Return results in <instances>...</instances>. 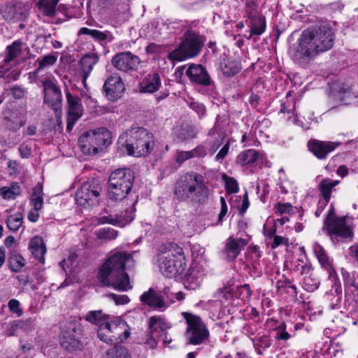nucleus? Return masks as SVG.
<instances>
[{
	"label": "nucleus",
	"instance_id": "obj_22",
	"mask_svg": "<svg viewBox=\"0 0 358 358\" xmlns=\"http://www.w3.org/2000/svg\"><path fill=\"white\" fill-rule=\"evenodd\" d=\"M247 236L246 238H235L233 236H229L227 239L223 253L229 261L235 259L241 251L244 249V247L248 244L250 238L249 236Z\"/></svg>",
	"mask_w": 358,
	"mask_h": 358
},
{
	"label": "nucleus",
	"instance_id": "obj_25",
	"mask_svg": "<svg viewBox=\"0 0 358 358\" xmlns=\"http://www.w3.org/2000/svg\"><path fill=\"white\" fill-rule=\"evenodd\" d=\"M135 208H134L132 210H126L124 214L122 215H109V216H102L98 219L99 224H110L114 226H118L120 227H123L125 225L131 222V221L134 218V211Z\"/></svg>",
	"mask_w": 358,
	"mask_h": 358
},
{
	"label": "nucleus",
	"instance_id": "obj_15",
	"mask_svg": "<svg viewBox=\"0 0 358 358\" xmlns=\"http://www.w3.org/2000/svg\"><path fill=\"white\" fill-rule=\"evenodd\" d=\"M140 63L139 57L129 51L119 52L111 59L112 65L124 73L136 70Z\"/></svg>",
	"mask_w": 358,
	"mask_h": 358
},
{
	"label": "nucleus",
	"instance_id": "obj_12",
	"mask_svg": "<svg viewBox=\"0 0 358 358\" xmlns=\"http://www.w3.org/2000/svg\"><path fill=\"white\" fill-rule=\"evenodd\" d=\"M322 230L326 231L327 234L332 241L349 240L353 238V231L346 224V219L345 216L336 217L334 220H327L324 222Z\"/></svg>",
	"mask_w": 358,
	"mask_h": 358
},
{
	"label": "nucleus",
	"instance_id": "obj_50",
	"mask_svg": "<svg viewBox=\"0 0 358 358\" xmlns=\"http://www.w3.org/2000/svg\"><path fill=\"white\" fill-rule=\"evenodd\" d=\"M10 268H21L25 265V259L19 253H13L8 258Z\"/></svg>",
	"mask_w": 358,
	"mask_h": 358
},
{
	"label": "nucleus",
	"instance_id": "obj_60",
	"mask_svg": "<svg viewBox=\"0 0 358 358\" xmlns=\"http://www.w3.org/2000/svg\"><path fill=\"white\" fill-rule=\"evenodd\" d=\"M78 258V255H77V253L75 251H71L69 252L68 258L66 259H64L62 262H61V264H64V265H62V266L66 265L68 268H72L74 266L75 263L77 262Z\"/></svg>",
	"mask_w": 358,
	"mask_h": 358
},
{
	"label": "nucleus",
	"instance_id": "obj_49",
	"mask_svg": "<svg viewBox=\"0 0 358 358\" xmlns=\"http://www.w3.org/2000/svg\"><path fill=\"white\" fill-rule=\"evenodd\" d=\"M274 210L277 215L291 214L293 213L294 206L290 203L278 202L274 206Z\"/></svg>",
	"mask_w": 358,
	"mask_h": 358
},
{
	"label": "nucleus",
	"instance_id": "obj_20",
	"mask_svg": "<svg viewBox=\"0 0 358 358\" xmlns=\"http://www.w3.org/2000/svg\"><path fill=\"white\" fill-rule=\"evenodd\" d=\"M162 86L159 74L155 71L145 75L138 82V92L141 94H154Z\"/></svg>",
	"mask_w": 358,
	"mask_h": 358
},
{
	"label": "nucleus",
	"instance_id": "obj_3",
	"mask_svg": "<svg viewBox=\"0 0 358 358\" xmlns=\"http://www.w3.org/2000/svg\"><path fill=\"white\" fill-rule=\"evenodd\" d=\"M155 145L153 134L143 127H132L118 138L117 146L124 154L134 157H145Z\"/></svg>",
	"mask_w": 358,
	"mask_h": 358
},
{
	"label": "nucleus",
	"instance_id": "obj_4",
	"mask_svg": "<svg viewBox=\"0 0 358 358\" xmlns=\"http://www.w3.org/2000/svg\"><path fill=\"white\" fill-rule=\"evenodd\" d=\"M195 22H191L185 31L181 42L173 51L170 52L167 58L173 62H182L187 59L197 57L201 52L206 38L194 29Z\"/></svg>",
	"mask_w": 358,
	"mask_h": 358
},
{
	"label": "nucleus",
	"instance_id": "obj_41",
	"mask_svg": "<svg viewBox=\"0 0 358 358\" xmlns=\"http://www.w3.org/2000/svg\"><path fill=\"white\" fill-rule=\"evenodd\" d=\"M21 194V187L18 182H13L9 187L0 188V196L6 200H13Z\"/></svg>",
	"mask_w": 358,
	"mask_h": 358
},
{
	"label": "nucleus",
	"instance_id": "obj_17",
	"mask_svg": "<svg viewBox=\"0 0 358 358\" xmlns=\"http://www.w3.org/2000/svg\"><path fill=\"white\" fill-rule=\"evenodd\" d=\"M185 74L192 83L210 87H215L214 81L211 79L206 69L201 64L190 65L186 70Z\"/></svg>",
	"mask_w": 358,
	"mask_h": 358
},
{
	"label": "nucleus",
	"instance_id": "obj_55",
	"mask_svg": "<svg viewBox=\"0 0 358 358\" xmlns=\"http://www.w3.org/2000/svg\"><path fill=\"white\" fill-rule=\"evenodd\" d=\"M222 145L223 146L215 156V160L220 163H222V160L227 157V155L229 153L231 145L230 140L226 138V140Z\"/></svg>",
	"mask_w": 358,
	"mask_h": 358
},
{
	"label": "nucleus",
	"instance_id": "obj_39",
	"mask_svg": "<svg viewBox=\"0 0 358 358\" xmlns=\"http://www.w3.org/2000/svg\"><path fill=\"white\" fill-rule=\"evenodd\" d=\"M313 249L322 268H333L332 263L322 245H320L317 242H315L313 244Z\"/></svg>",
	"mask_w": 358,
	"mask_h": 358
},
{
	"label": "nucleus",
	"instance_id": "obj_64",
	"mask_svg": "<svg viewBox=\"0 0 358 358\" xmlns=\"http://www.w3.org/2000/svg\"><path fill=\"white\" fill-rule=\"evenodd\" d=\"M162 275L166 278H174L176 281L182 280L181 273L178 270H163Z\"/></svg>",
	"mask_w": 358,
	"mask_h": 358
},
{
	"label": "nucleus",
	"instance_id": "obj_45",
	"mask_svg": "<svg viewBox=\"0 0 358 358\" xmlns=\"http://www.w3.org/2000/svg\"><path fill=\"white\" fill-rule=\"evenodd\" d=\"M96 235L98 239L111 241L117 237L118 231L110 227H104L96 231Z\"/></svg>",
	"mask_w": 358,
	"mask_h": 358
},
{
	"label": "nucleus",
	"instance_id": "obj_34",
	"mask_svg": "<svg viewBox=\"0 0 358 358\" xmlns=\"http://www.w3.org/2000/svg\"><path fill=\"white\" fill-rule=\"evenodd\" d=\"M148 327L150 331L155 335L166 332L171 328V325L160 316H153L149 319Z\"/></svg>",
	"mask_w": 358,
	"mask_h": 358
},
{
	"label": "nucleus",
	"instance_id": "obj_13",
	"mask_svg": "<svg viewBox=\"0 0 358 358\" xmlns=\"http://www.w3.org/2000/svg\"><path fill=\"white\" fill-rule=\"evenodd\" d=\"M135 265L133 253L117 251L110 255L99 268H131Z\"/></svg>",
	"mask_w": 358,
	"mask_h": 358
},
{
	"label": "nucleus",
	"instance_id": "obj_51",
	"mask_svg": "<svg viewBox=\"0 0 358 358\" xmlns=\"http://www.w3.org/2000/svg\"><path fill=\"white\" fill-rule=\"evenodd\" d=\"M220 201L221 208L220 211L217 215V221L215 222V224H213V225L215 226H219L222 224L228 211V206L225 199L223 196H221Z\"/></svg>",
	"mask_w": 358,
	"mask_h": 358
},
{
	"label": "nucleus",
	"instance_id": "obj_24",
	"mask_svg": "<svg viewBox=\"0 0 358 358\" xmlns=\"http://www.w3.org/2000/svg\"><path fill=\"white\" fill-rule=\"evenodd\" d=\"M164 294L157 292L155 289L150 288L141 294L140 301L144 305L155 309H164L166 308Z\"/></svg>",
	"mask_w": 358,
	"mask_h": 358
},
{
	"label": "nucleus",
	"instance_id": "obj_10",
	"mask_svg": "<svg viewBox=\"0 0 358 358\" xmlns=\"http://www.w3.org/2000/svg\"><path fill=\"white\" fill-rule=\"evenodd\" d=\"M102 186L100 181L92 178L84 182L76 192V200L83 207L96 206L101 201Z\"/></svg>",
	"mask_w": 358,
	"mask_h": 358
},
{
	"label": "nucleus",
	"instance_id": "obj_21",
	"mask_svg": "<svg viewBox=\"0 0 358 358\" xmlns=\"http://www.w3.org/2000/svg\"><path fill=\"white\" fill-rule=\"evenodd\" d=\"M351 87L341 81H334L329 84V96L338 103H345L352 96Z\"/></svg>",
	"mask_w": 358,
	"mask_h": 358
},
{
	"label": "nucleus",
	"instance_id": "obj_44",
	"mask_svg": "<svg viewBox=\"0 0 358 358\" xmlns=\"http://www.w3.org/2000/svg\"><path fill=\"white\" fill-rule=\"evenodd\" d=\"M222 180L224 182L225 190L227 194L237 193L239 191L238 182L234 178L224 173Z\"/></svg>",
	"mask_w": 358,
	"mask_h": 358
},
{
	"label": "nucleus",
	"instance_id": "obj_53",
	"mask_svg": "<svg viewBox=\"0 0 358 358\" xmlns=\"http://www.w3.org/2000/svg\"><path fill=\"white\" fill-rule=\"evenodd\" d=\"M206 0H182V6L187 10H196L204 5Z\"/></svg>",
	"mask_w": 358,
	"mask_h": 358
},
{
	"label": "nucleus",
	"instance_id": "obj_2",
	"mask_svg": "<svg viewBox=\"0 0 358 358\" xmlns=\"http://www.w3.org/2000/svg\"><path fill=\"white\" fill-rule=\"evenodd\" d=\"M334 40L335 33L329 23L322 22L311 26L303 31L297 52L304 58L312 59L319 53L331 49Z\"/></svg>",
	"mask_w": 358,
	"mask_h": 358
},
{
	"label": "nucleus",
	"instance_id": "obj_40",
	"mask_svg": "<svg viewBox=\"0 0 358 358\" xmlns=\"http://www.w3.org/2000/svg\"><path fill=\"white\" fill-rule=\"evenodd\" d=\"M57 60V56L55 54L45 55L42 57H38L36 59V62L38 64V66L35 69L32 73V78L34 80L35 78L38 77V73L41 70L44 68L54 65Z\"/></svg>",
	"mask_w": 358,
	"mask_h": 358
},
{
	"label": "nucleus",
	"instance_id": "obj_42",
	"mask_svg": "<svg viewBox=\"0 0 358 358\" xmlns=\"http://www.w3.org/2000/svg\"><path fill=\"white\" fill-rule=\"evenodd\" d=\"M43 185L38 183L33 188V193L31 196V203L36 211L40 210L43 208Z\"/></svg>",
	"mask_w": 358,
	"mask_h": 358
},
{
	"label": "nucleus",
	"instance_id": "obj_26",
	"mask_svg": "<svg viewBox=\"0 0 358 358\" xmlns=\"http://www.w3.org/2000/svg\"><path fill=\"white\" fill-rule=\"evenodd\" d=\"M78 35H89L94 41L101 45L110 43L114 39V36L110 31L106 30L101 31L97 29H91L87 27H81L78 32Z\"/></svg>",
	"mask_w": 358,
	"mask_h": 358
},
{
	"label": "nucleus",
	"instance_id": "obj_29",
	"mask_svg": "<svg viewBox=\"0 0 358 358\" xmlns=\"http://www.w3.org/2000/svg\"><path fill=\"white\" fill-rule=\"evenodd\" d=\"M219 68L222 74L227 78L236 75L242 69L238 61L226 57L221 59Z\"/></svg>",
	"mask_w": 358,
	"mask_h": 358
},
{
	"label": "nucleus",
	"instance_id": "obj_28",
	"mask_svg": "<svg viewBox=\"0 0 358 358\" xmlns=\"http://www.w3.org/2000/svg\"><path fill=\"white\" fill-rule=\"evenodd\" d=\"M97 54H86L79 62L80 69L83 73V83L85 85L86 80L93 69L94 66L99 62Z\"/></svg>",
	"mask_w": 358,
	"mask_h": 358
},
{
	"label": "nucleus",
	"instance_id": "obj_11",
	"mask_svg": "<svg viewBox=\"0 0 358 358\" xmlns=\"http://www.w3.org/2000/svg\"><path fill=\"white\" fill-rule=\"evenodd\" d=\"M97 335L102 341L110 345H116L129 337L130 330L126 322L110 320L107 327L98 329Z\"/></svg>",
	"mask_w": 358,
	"mask_h": 358
},
{
	"label": "nucleus",
	"instance_id": "obj_48",
	"mask_svg": "<svg viewBox=\"0 0 358 358\" xmlns=\"http://www.w3.org/2000/svg\"><path fill=\"white\" fill-rule=\"evenodd\" d=\"M208 143V139L197 145L194 149L192 150L194 155V158H204L208 155H209Z\"/></svg>",
	"mask_w": 358,
	"mask_h": 358
},
{
	"label": "nucleus",
	"instance_id": "obj_33",
	"mask_svg": "<svg viewBox=\"0 0 358 358\" xmlns=\"http://www.w3.org/2000/svg\"><path fill=\"white\" fill-rule=\"evenodd\" d=\"M246 22H248V27L250 29V36H260L266 29V19L262 15L249 17Z\"/></svg>",
	"mask_w": 358,
	"mask_h": 358
},
{
	"label": "nucleus",
	"instance_id": "obj_18",
	"mask_svg": "<svg viewBox=\"0 0 358 358\" xmlns=\"http://www.w3.org/2000/svg\"><path fill=\"white\" fill-rule=\"evenodd\" d=\"M341 143L329 141H320L317 139H310L308 142L309 151L320 160H324L328 155L334 151Z\"/></svg>",
	"mask_w": 358,
	"mask_h": 358
},
{
	"label": "nucleus",
	"instance_id": "obj_8",
	"mask_svg": "<svg viewBox=\"0 0 358 358\" xmlns=\"http://www.w3.org/2000/svg\"><path fill=\"white\" fill-rule=\"evenodd\" d=\"M33 82L43 87V103L55 112L61 110L62 94L55 79L51 76H46L35 78Z\"/></svg>",
	"mask_w": 358,
	"mask_h": 358
},
{
	"label": "nucleus",
	"instance_id": "obj_37",
	"mask_svg": "<svg viewBox=\"0 0 358 358\" xmlns=\"http://www.w3.org/2000/svg\"><path fill=\"white\" fill-rule=\"evenodd\" d=\"M23 42L20 40L14 41L10 45L6 48V55L3 62L8 64L15 59L22 53V48Z\"/></svg>",
	"mask_w": 358,
	"mask_h": 358
},
{
	"label": "nucleus",
	"instance_id": "obj_54",
	"mask_svg": "<svg viewBox=\"0 0 358 358\" xmlns=\"http://www.w3.org/2000/svg\"><path fill=\"white\" fill-rule=\"evenodd\" d=\"M108 354L113 355L112 358H131L127 350L122 346H115L113 349L109 350Z\"/></svg>",
	"mask_w": 358,
	"mask_h": 358
},
{
	"label": "nucleus",
	"instance_id": "obj_52",
	"mask_svg": "<svg viewBox=\"0 0 358 358\" xmlns=\"http://www.w3.org/2000/svg\"><path fill=\"white\" fill-rule=\"evenodd\" d=\"M25 124L26 120L24 119H20L19 120H12L10 118L6 119V127L9 131H16L24 126Z\"/></svg>",
	"mask_w": 358,
	"mask_h": 358
},
{
	"label": "nucleus",
	"instance_id": "obj_5",
	"mask_svg": "<svg viewBox=\"0 0 358 358\" xmlns=\"http://www.w3.org/2000/svg\"><path fill=\"white\" fill-rule=\"evenodd\" d=\"M134 180L135 173L129 168L117 169L112 171L108 180V202H119L127 199L131 193Z\"/></svg>",
	"mask_w": 358,
	"mask_h": 358
},
{
	"label": "nucleus",
	"instance_id": "obj_31",
	"mask_svg": "<svg viewBox=\"0 0 358 358\" xmlns=\"http://www.w3.org/2000/svg\"><path fill=\"white\" fill-rule=\"evenodd\" d=\"M117 271H122V270H99L97 276L99 281L105 286L112 287L114 289H125L123 284H117V281H114Z\"/></svg>",
	"mask_w": 358,
	"mask_h": 358
},
{
	"label": "nucleus",
	"instance_id": "obj_36",
	"mask_svg": "<svg viewBox=\"0 0 358 358\" xmlns=\"http://www.w3.org/2000/svg\"><path fill=\"white\" fill-rule=\"evenodd\" d=\"M0 10L3 19L8 22H15L22 17V13L14 4H5Z\"/></svg>",
	"mask_w": 358,
	"mask_h": 358
},
{
	"label": "nucleus",
	"instance_id": "obj_16",
	"mask_svg": "<svg viewBox=\"0 0 358 358\" xmlns=\"http://www.w3.org/2000/svg\"><path fill=\"white\" fill-rule=\"evenodd\" d=\"M66 96L68 105L66 130L69 132L83 115V107L80 97L73 96L69 91L66 92Z\"/></svg>",
	"mask_w": 358,
	"mask_h": 358
},
{
	"label": "nucleus",
	"instance_id": "obj_27",
	"mask_svg": "<svg viewBox=\"0 0 358 358\" xmlns=\"http://www.w3.org/2000/svg\"><path fill=\"white\" fill-rule=\"evenodd\" d=\"M29 249L36 259L41 264H44V255L47 250L42 237L34 236L31 238L29 243Z\"/></svg>",
	"mask_w": 358,
	"mask_h": 358
},
{
	"label": "nucleus",
	"instance_id": "obj_62",
	"mask_svg": "<svg viewBox=\"0 0 358 358\" xmlns=\"http://www.w3.org/2000/svg\"><path fill=\"white\" fill-rule=\"evenodd\" d=\"M18 150L20 157L24 159L29 158L31 155V147L24 142L20 145Z\"/></svg>",
	"mask_w": 358,
	"mask_h": 358
},
{
	"label": "nucleus",
	"instance_id": "obj_63",
	"mask_svg": "<svg viewBox=\"0 0 358 358\" xmlns=\"http://www.w3.org/2000/svg\"><path fill=\"white\" fill-rule=\"evenodd\" d=\"M280 245L289 246V239L280 236H274L273 241L271 244V248L275 249Z\"/></svg>",
	"mask_w": 358,
	"mask_h": 358
},
{
	"label": "nucleus",
	"instance_id": "obj_14",
	"mask_svg": "<svg viewBox=\"0 0 358 358\" xmlns=\"http://www.w3.org/2000/svg\"><path fill=\"white\" fill-rule=\"evenodd\" d=\"M125 90L122 78L117 73H112L106 79L103 92L108 100L111 101L120 99Z\"/></svg>",
	"mask_w": 358,
	"mask_h": 358
},
{
	"label": "nucleus",
	"instance_id": "obj_19",
	"mask_svg": "<svg viewBox=\"0 0 358 358\" xmlns=\"http://www.w3.org/2000/svg\"><path fill=\"white\" fill-rule=\"evenodd\" d=\"M264 155L259 150L248 149L241 152L235 162L238 166L245 168L262 169Z\"/></svg>",
	"mask_w": 358,
	"mask_h": 358
},
{
	"label": "nucleus",
	"instance_id": "obj_6",
	"mask_svg": "<svg viewBox=\"0 0 358 358\" xmlns=\"http://www.w3.org/2000/svg\"><path fill=\"white\" fill-rule=\"evenodd\" d=\"M112 134L106 127H100L93 131H87L78 140L80 150L85 155H95L99 150L107 148L112 143Z\"/></svg>",
	"mask_w": 358,
	"mask_h": 358
},
{
	"label": "nucleus",
	"instance_id": "obj_61",
	"mask_svg": "<svg viewBox=\"0 0 358 358\" xmlns=\"http://www.w3.org/2000/svg\"><path fill=\"white\" fill-rule=\"evenodd\" d=\"M290 334L286 331L285 330V326L284 324H282L278 327L277 329V333L275 338L277 340H283L287 341L290 338Z\"/></svg>",
	"mask_w": 358,
	"mask_h": 358
},
{
	"label": "nucleus",
	"instance_id": "obj_23",
	"mask_svg": "<svg viewBox=\"0 0 358 358\" xmlns=\"http://www.w3.org/2000/svg\"><path fill=\"white\" fill-rule=\"evenodd\" d=\"M79 324L73 320L67 322L62 327V345L66 349L74 347L77 343Z\"/></svg>",
	"mask_w": 358,
	"mask_h": 358
},
{
	"label": "nucleus",
	"instance_id": "obj_9",
	"mask_svg": "<svg viewBox=\"0 0 358 358\" xmlns=\"http://www.w3.org/2000/svg\"><path fill=\"white\" fill-rule=\"evenodd\" d=\"M182 315L187 325L185 337L188 343L196 345L208 341L209 331L199 316L187 312L182 313Z\"/></svg>",
	"mask_w": 358,
	"mask_h": 358
},
{
	"label": "nucleus",
	"instance_id": "obj_38",
	"mask_svg": "<svg viewBox=\"0 0 358 358\" xmlns=\"http://www.w3.org/2000/svg\"><path fill=\"white\" fill-rule=\"evenodd\" d=\"M59 0H38L36 7L45 16L52 17L56 14V7Z\"/></svg>",
	"mask_w": 358,
	"mask_h": 358
},
{
	"label": "nucleus",
	"instance_id": "obj_47",
	"mask_svg": "<svg viewBox=\"0 0 358 358\" xmlns=\"http://www.w3.org/2000/svg\"><path fill=\"white\" fill-rule=\"evenodd\" d=\"M114 281H117V284H123V285L125 287V289H117V290L127 291L132 288L129 277L128 274L124 272V270H122V271L117 272Z\"/></svg>",
	"mask_w": 358,
	"mask_h": 358
},
{
	"label": "nucleus",
	"instance_id": "obj_56",
	"mask_svg": "<svg viewBox=\"0 0 358 358\" xmlns=\"http://www.w3.org/2000/svg\"><path fill=\"white\" fill-rule=\"evenodd\" d=\"M245 13L248 18L259 15L257 9V3L253 0L245 1Z\"/></svg>",
	"mask_w": 358,
	"mask_h": 358
},
{
	"label": "nucleus",
	"instance_id": "obj_46",
	"mask_svg": "<svg viewBox=\"0 0 358 358\" xmlns=\"http://www.w3.org/2000/svg\"><path fill=\"white\" fill-rule=\"evenodd\" d=\"M225 140L226 136L223 132H221L213 141L208 140V146L209 155H213L219 148L224 143Z\"/></svg>",
	"mask_w": 358,
	"mask_h": 358
},
{
	"label": "nucleus",
	"instance_id": "obj_1",
	"mask_svg": "<svg viewBox=\"0 0 358 358\" xmlns=\"http://www.w3.org/2000/svg\"><path fill=\"white\" fill-rule=\"evenodd\" d=\"M174 199L193 206H201L209 200L210 189L206 185L203 176L189 171L180 176L173 185Z\"/></svg>",
	"mask_w": 358,
	"mask_h": 358
},
{
	"label": "nucleus",
	"instance_id": "obj_59",
	"mask_svg": "<svg viewBox=\"0 0 358 358\" xmlns=\"http://www.w3.org/2000/svg\"><path fill=\"white\" fill-rule=\"evenodd\" d=\"M189 107L194 110L201 118L206 115V107L203 103L199 102H190Z\"/></svg>",
	"mask_w": 358,
	"mask_h": 358
},
{
	"label": "nucleus",
	"instance_id": "obj_30",
	"mask_svg": "<svg viewBox=\"0 0 358 358\" xmlns=\"http://www.w3.org/2000/svg\"><path fill=\"white\" fill-rule=\"evenodd\" d=\"M234 281L233 280H229L222 287L219 288L214 293V298L221 302H225L234 298H238V295L235 288L233 287Z\"/></svg>",
	"mask_w": 358,
	"mask_h": 358
},
{
	"label": "nucleus",
	"instance_id": "obj_57",
	"mask_svg": "<svg viewBox=\"0 0 358 358\" xmlns=\"http://www.w3.org/2000/svg\"><path fill=\"white\" fill-rule=\"evenodd\" d=\"M10 92L15 99H23L27 94V91L24 87L17 85H13L10 88Z\"/></svg>",
	"mask_w": 358,
	"mask_h": 358
},
{
	"label": "nucleus",
	"instance_id": "obj_58",
	"mask_svg": "<svg viewBox=\"0 0 358 358\" xmlns=\"http://www.w3.org/2000/svg\"><path fill=\"white\" fill-rule=\"evenodd\" d=\"M169 287H165L163 289L162 293L172 303H173L175 301V300H174L175 299L177 301H182V300L185 299V294L182 293V292H177L176 294H169Z\"/></svg>",
	"mask_w": 358,
	"mask_h": 358
},
{
	"label": "nucleus",
	"instance_id": "obj_32",
	"mask_svg": "<svg viewBox=\"0 0 358 358\" xmlns=\"http://www.w3.org/2000/svg\"><path fill=\"white\" fill-rule=\"evenodd\" d=\"M85 320L99 327V329L107 327L110 322V316L103 313L102 310H92L87 313Z\"/></svg>",
	"mask_w": 358,
	"mask_h": 358
},
{
	"label": "nucleus",
	"instance_id": "obj_35",
	"mask_svg": "<svg viewBox=\"0 0 358 358\" xmlns=\"http://www.w3.org/2000/svg\"><path fill=\"white\" fill-rule=\"evenodd\" d=\"M339 183V180H334L329 178H324L318 185L320 196L322 197L323 200L329 202L333 188Z\"/></svg>",
	"mask_w": 358,
	"mask_h": 358
},
{
	"label": "nucleus",
	"instance_id": "obj_7",
	"mask_svg": "<svg viewBox=\"0 0 358 358\" xmlns=\"http://www.w3.org/2000/svg\"><path fill=\"white\" fill-rule=\"evenodd\" d=\"M157 262L159 268H185L186 259L182 248L175 243L160 245Z\"/></svg>",
	"mask_w": 358,
	"mask_h": 358
},
{
	"label": "nucleus",
	"instance_id": "obj_43",
	"mask_svg": "<svg viewBox=\"0 0 358 358\" xmlns=\"http://www.w3.org/2000/svg\"><path fill=\"white\" fill-rule=\"evenodd\" d=\"M7 227L9 230L16 232L23 223V215L18 212L8 215L6 220Z\"/></svg>",
	"mask_w": 358,
	"mask_h": 358
}]
</instances>
